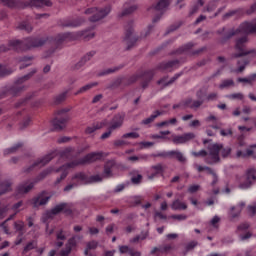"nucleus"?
I'll return each mask as SVG.
<instances>
[{
  "mask_svg": "<svg viewBox=\"0 0 256 256\" xmlns=\"http://www.w3.org/2000/svg\"><path fill=\"white\" fill-rule=\"evenodd\" d=\"M247 209L250 217H254V215H256V204L249 205Z\"/></svg>",
  "mask_w": 256,
  "mask_h": 256,
  "instance_id": "64",
  "label": "nucleus"
},
{
  "mask_svg": "<svg viewBox=\"0 0 256 256\" xmlns=\"http://www.w3.org/2000/svg\"><path fill=\"white\" fill-rule=\"evenodd\" d=\"M33 249H37V242L31 241L28 242L27 245L23 249V254L29 253V251H33Z\"/></svg>",
  "mask_w": 256,
  "mask_h": 256,
  "instance_id": "45",
  "label": "nucleus"
},
{
  "mask_svg": "<svg viewBox=\"0 0 256 256\" xmlns=\"http://www.w3.org/2000/svg\"><path fill=\"white\" fill-rule=\"evenodd\" d=\"M122 139H139V133L129 132V133L123 134Z\"/></svg>",
  "mask_w": 256,
  "mask_h": 256,
  "instance_id": "52",
  "label": "nucleus"
},
{
  "mask_svg": "<svg viewBox=\"0 0 256 256\" xmlns=\"http://www.w3.org/2000/svg\"><path fill=\"white\" fill-rule=\"evenodd\" d=\"M14 229L23 235L25 233V222L21 220L14 222Z\"/></svg>",
  "mask_w": 256,
  "mask_h": 256,
  "instance_id": "38",
  "label": "nucleus"
},
{
  "mask_svg": "<svg viewBox=\"0 0 256 256\" xmlns=\"http://www.w3.org/2000/svg\"><path fill=\"white\" fill-rule=\"evenodd\" d=\"M249 63V60H245V59H240L238 60V69L236 70V73H243V71H245V67H247Z\"/></svg>",
  "mask_w": 256,
  "mask_h": 256,
  "instance_id": "44",
  "label": "nucleus"
},
{
  "mask_svg": "<svg viewBox=\"0 0 256 256\" xmlns=\"http://www.w3.org/2000/svg\"><path fill=\"white\" fill-rule=\"evenodd\" d=\"M8 191H11V181L5 180L0 182V197L8 193Z\"/></svg>",
  "mask_w": 256,
  "mask_h": 256,
  "instance_id": "34",
  "label": "nucleus"
},
{
  "mask_svg": "<svg viewBox=\"0 0 256 256\" xmlns=\"http://www.w3.org/2000/svg\"><path fill=\"white\" fill-rule=\"evenodd\" d=\"M171 209L173 211H185L187 209V204L179 199H176L172 202Z\"/></svg>",
  "mask_w": 256,
  "mask_h": 256,
  "instance_id": "30",
  "label": "nucleus"
},
{
  "mask_svg": "<svg viewBox=\"0 0 256 256\" xmlns=\"http://www.w3.org/2000/svg\"><path fill=\"white\" fill-rule=\"evenodd\" d=\"M93 37H95V32L91 30H84L76 33L67 32L58 34L55 38L31 36L25 38L24 40H10L8 42V46L0 45V53H5L11 49L21 53L22 51H29L30 49L43 47L45 43H51L56 49H59V47H61L65 41H75V39H84V41H90V39H93Z\"/></svg>",
  "mask_w": 256,
  "mask_h": 256,
  "instance_id": "2",
  "label": "nucleus"
},
{
  "mask_svg": "<svg viewBox=\"0 0 256 256\" xmlns=\"http://www.w3.org/2000/svg\"><path fill=\"white\" fill-rule=\"evenodd\" d=\"M195 47V43L189 42L182 47L178 48L175 52L172 53V55H199V53H203L205 51V47H202L196 51H193L192 49Z\"/></svg>",
  "mask_w": 256,
  "mask_h": 256,
  "instance_id": "14",
  "label": "nucleus"
},
{
  "mask_svg": "<svg viewBox=\"0 0 256 256\" xmlns=\"http://www.w3.org/2000/svg\"><path fill=\"white\" fill-rule=\"evenodd\" d=\"M157 119V115L152 114L150 117L142 120V125H150V123H153Z\"/></svg>",
  "mask_w": 256,
  "mask_h": 256,
  "instance_id": "55",
  "label": "nucleus"
},
{
  "mask_svg": "<svg viewBox=\"0 0 256 256\" xmlns=\"http://www.w3.org/2000/svg\"><path fill=\"white\" fill-rule=\"evenodd\" d=\"M109 13H111V6H106L102 9H99L97 7L88 8L85 11L86 15H92L89 18V21H91V23H97V21H101V19L107 17V15H109Z\"/></svg>",
  "mask_w": 256,
  "mask_h": 256,
  "instance_id": "10",
  "label": "nucleus"
},
{
  "mask_svg": "<svg viewBox=\"0 0 256 256\" xmlns=\"http://www.w3.org/2000/svg\"><path fill=\"white\" fill-rule=\"evenodd\" d=\"M15 119H23L21 122L22 129H25V127H29V125L31 124V117L29 116V114H27L25 110H23L22 112H17Z\"/></svg>",
  "mask_w": 256,
  "mask_h": 256,
  "instance_id": "24",
  "label": "nucleus"
},
{
  "mask_svg": "<svg viewBox=\"0 0 256 256\" xmlns=\"http://www.w3.org/2000/svg\"><path fill=\"white\" fill-rule=\"evenodd\" d=\"M205 5V2L203 0H198L191 8L189 15H195L199 11L200 7H203Z\"/></svg>",
  "mask_w": 256,
  "mask_h": 256,
  "instance_id": "39",
  "label": "nucleus"
},
{
  "mask_svg": "<svg viewBox=\"0 0 256 256\" xmlns=\"http://www.w3.org/2000/svg\"><path fill=\"white\" fill-rule=\"evenodd\" d=\"M21 147H23V143L19 142L12 146L11 148L5 149L4 155H11V153H15V151H18L19 149H21Z\"/></svg>",
  "mask_w": 256,
  "mask_h": 256,
  "instance_id": "40",
  "label": "nucleus"
},
{
  "mask_svg": "<svg viewBox=\"0 0 256 256\" xmlns=\"http://www.w3.org/2000/svg\"><path fill=\"white\" fill-rule=\"evenodd\" d=\"M56 239L57 241H65L67 239V236L63 233V230H60L56 232Z\"/></svg>",
  "mask_w": 256,
  "mask_h": 256,
  "instance_id": "62",
  "label": "nucleus"
},
{
  "mask_svg": "<svg viewBox=\"0 0 256 256\" xmlns=\"http://www.w3.org/2000/svg\"><path fill=\"white\" fill-rule=\"evenodd\" d=\"M134 11H137L136 5H132L128 8H125L121 13V17H125V15H131V13H133Z\"/></svg>",
  "mask_w": 256,
  "mask_h": 256,
  "instance_id": "49",
  "label": "nucleus"
},
{
  "mask_svg": "<svg viewBox=\"0 0 256 256\" xmlns=\"http://www.w3.org/2000/svg\"><path fill=\"white\" fill-rule=\"evenodd\" d=\"M123 121H125V114H116L111 122H110V126L108 127V130L103 133L101 135V139H109V137H111V133H113L115 131V129H119L120 127L123 126Z\"/></svg>",
  "mask_w": 256,
  "mask_h": 256,
  "instance_id": "11",
  "label": "nucleus"
},
{
  "mask_svg": "<svg viewBox=\"0 0 256 256\" xmlns=\"http://www.w3.org/2000/svg\"><path fill=\"white\" fill-rule=\"evenodd\" d=\"M217 33L218 35H223L221 43L229 41V39H231V37H235V35H251L253 33H256V19L252 22H244L240 24V26L236 30L231 29L225 32V28H223L222 30H218Z\"/></svg>",
  "mask_w": 256,
  "mask_h": 256,
  "instance_id": "6",
  "label": "nucleus"
},
{
  "mask_svg": "<svg viewBox=\"0 0 256 256\" xmlns=\"http://www.w3.org/2000/svg\"><path fill=\"white\" fill-rule=\"evenodd\" d=\"M205 100H193L191 98H188L185 100L186 107H189V109H199L203 105Z\"/></svg>",
  "mask_w": 256,
  "mask_h": 256,
  "instance_id": "28",
  "label": "nucleus"
},
{
  "mask_svg": "<svg viewBox=\"0 0 256 256\" xmlns=\"http://www.w3.org/2000/svg\"><path fill=\"white\" fill-rule=\"evenodd\" d=\"M93 87H97V82H92L90 84H87L83 87H81L76 93L75 95H80V93H85L87 91H89V89H93Z\"/></svg>",
  "mask_w": 256,
  "mask_h": 256,
  "instance_id": "41",
  "label": "nucleus"
},
{
  "mask_svg": "<svg viewBox=\"0 0 256 256\" xmlns=\"http://www.w3.org/2000/svg\"><path fill=\"white\" fill-rule=\"evenodd\" d=\"M70 111V108H64L57 111L55 118L52 120L54 129H56L57 131L65 129V126L69 121V114L67 113H69Z\"/></svg>",
  "mask_w": 256,
  "mask_h": 256,
  "instance_id": "9",
  "label": "nucleus"
},
{
  "mask_svg": "<svg viewBox=\"0 0 256 256\" xmlns=\"http://www.w3.org/2000/svg\"><path fill=\"white\" fill-rule=\"evenodd\" d=\"M32 61L33 56H24L17 58V62L21 63L20 69H26V67H30Z\"/></svg>",
  "mask_w": 256,
  "mask_h": 256,
  "instance_id": "31",
  "label": "nucleus"
},
{
  "mask_svg": "<svg viewBox=\"0 0 256 256\" xmlns=\"http://www.w3.org/2000/svg\"><path fill=\"white\" fill-rule=\"evenodd\" d=\"M207 149L209 151V155L205 158V163L208 165H215V163H219L221 161L219 153L224 158L231 155V147H223V144H210Z\"/></svg>",
  "mask_w": 256,
  "mask_h": 256,
  "instance_id": "7",
  "label": "nucleus"
},
{
  "mask_svg": "<svg viewBox=\"0 0 256 256\" xmlns=\"http://www.w3.org/2000/svg\"><path fill=\"white\" fill-rule=\"evenodd\" d=\"M245 15V10L243 8H238L235 10H230L226 14L223 15V20L227 21V19H231V17H243Z\"/></svg>",
  "mask_w": 256,
  "mask_h": 256,
  "instance_id": "26",
  "label": "nucleus"
},
{
  "mask_svg": "<svg viewBox=\"0 0 256 256\" xmlns=\"http://www.w3.org/2000/svg\"><path fill=\"white\" fill-rule=\"evenodd\" d=\"M199 189H201L200 185L194 184L188 187V193H197V191H199Z\"/></svg>",
  "mask_w": 256,
  "mask_h": 256,
  "instance_id": "60",
  "label": "nucleus"
},
{
  "mask_svg": "<svg viewBox=\"0 0 256 256\" xmlns=\"http://www.w3.org/2000/svg\"><path fill=\"white\" fill-rule=\"evenodd\" d=\"M192 155L194 157H206V159L209 157V150L208 152L206 150H200L199 152H192Z\"/></svg>",
  "mask_w": 256,
  "mask_h": 256,
  "instance_id": "54",
  "label": "nucleus"
},
{
  "mask_svg": "<svg viewBox=\"0 0 256 256\" xmlns=\"http://www.w3.org/2000/svg\"><path fill=\"white\" fill-rule=\"evenodd\" d=\"M256 79V74H251L248 78H238L239 83H253Z\"/></svg>",
  "mask_w": 256,
  "mask_h": 256,
  "instance_id": "50",
  "label": "nucleus"
},
{
  "mask_svg": "<svg viewBox=\"0 0 256 256\" xmlns=\"http://www.w3.org/2000/svg\"><path fill=\"white\" fill-rule=\"evenodd\" d=\"M243 207H245V202H241L236 207H232L231 213H230L232 219L239 217V215L241 214V211H243Z\"/></svg>",
  "mask_w": 256,
  "mask_h": 256,
  "instance_id": "33",
  "label": "nucleus"
},
{
  "mask_svg": "<svg viewBox=\"0 0 256 256\" xmlns=\"http://www.w3.org/2000/svg\"><path fill=\"white\" fill-rule=\"evenodd\" d=\"M169 125L175 126L177 125V118H171L169 120L162 121L156 124V127H169Z\"/></svg>",
  "mask_w": 256,
  "mask_h": 256,
  "instance_id": "36",
  "label": "nucleus"
},
{
  "mask_svg": "<svg viewBox=\"0 0 256 256\" xmlns=\"http://www.w3.org/2000/svg\"><path fill=\"white\" fill-rule=\"evenodd\" d=\"M181 25H183V23H181V22L171 25L168 28L166 35H169V33H172V31H177V29H179V27H181Z\"/></svg>",
  "mask_w": 256,
  "mask_h": 256,
  "instance_id": "57",
  "label": "nucleus"
},
{
  "mask_svg": "<svg viewBox=\"0 0 256 256\" xmlns=\"http://www.w3.org/2000/svg\"><path fill=\"white\" fill-rule=\"evenodd\" d=\"M153 157H170V158L175 157V159L180 161V163H185L186 161L185 156H183V153L175 150L168 151V152H165V151L159 152L157 154H154Z\"/></svg>",
  "mask_w": 256,
  "mask_h": 256,
  "instance_id": "19",
  "label": "nucleus"
},
{
  "mask_svg": "<svg viewBox=\"0 0 256 256\" xmlns=\"http://www.w3.org/2000/svg\"><path fill=\"white\" fill-rule=\"evenodd\" d=\"M151 171L152 173L149 175V179H155L157 175H161V173H163V166H161V164L152 166Z\"/></svg>",
  "mask_w": 256,
  "mask_h": 256,
  "instance_id": "35",
  "label": "nucleus"
},
{
  "mask_svg": "<svg viewBox=\"0 0 256 256\" xmlns=\"http://www.w3.org/2000/svg\"><path fill=\"white\" fill-rule=\"evenodd\" d=\"M142 180H143V176L141 174H138L137 176H133L131 178V181L134 185H139V183H141Z\"/></svg>",
  "mask_w": 256,
  "mask_h": 256,
  "instance_id": "59",
  "label": "nucleus"
},
{
  "mask_svg": "<svg viewBox=\"0 0 256 256\" xmlns=\"http://www.w3.org/2000/svg\"><path fill=\"white\" fill-rule=\"evenodd\" d=\"M215 9H217V2L212 1L208 4L206 11H208V13H211V11H215Z\"/></svg>",
  "mask_w": 256,
  "mask_h": 256,
  "instance_id": "63",
  "label": "nucleus"
},
{
  "mask_svg": "<svg viewBox=\"0 0 256 256\" xmlns=\"http://www.w3.org/2000/svg\"><path fill=\"white\" fill-rule=\"evenodd\" d=\"M18 29L26 31L27 33H31V31H33V26H31L29 22H22L19 24Z\"/></svg>",
  "mask_w": 256,
  "mask_h": 256,
  "instance_id": "46",
  "label": "nucleus"
},
{
  "mask_svg": "<svg viewBox=\"0 0 256 256\" xmlns=\"http://www.w3.org/2000/svg\"><path fill=\"white\" fill-rule=\"evenodd\" d=\"M37 73V69H33L30 73L18 78L13 85H7L0 91V99L7 97V95L17 96L22 91L27 89V86L24 84L26 81H29L33 75Z\"/></svg>",
  "mask_w": 256,
  "mask_h": 256,
  "instance_id": "5",
  "label": "nucleus"
},
{
  "mask_svg": "<svg viewBox=\"0 0 256 256\" xmlns=\"http://www.w3.org/2000/svg\"><path fill=\"white\" fill-rule=\"evenodd\" d=\"M255 169H249L246 173V180L245 182L240 184V189H249L253 183L256 181V176H255Z\"/></svg>",
  "mask_w": 256,
  "mask_h": 256,
  "instance_id": "21",
  "label": "nucleus"
},
{
  "mask_svg": "<svg viewBox=\"0 0 256 256\" xmlns=\"http://www.w3.org/2000/svg\"><path fill=\"white\" fill-rule=\"evenodd\" d=\"M4 7L9 9H25V7H51V0H30L23 2L21 0H0Z\"/></svg>",
  "mask_w": 256,
  "mask_h": 256,
  "instance_id": "8",
  "label": "nucleus"
},
{
  "mask_svg": "<svg viewBox=\"0 0 256 256\" xmlns=\"http://www.w3.org/2000/svg\"><path fill=\"white\" fill-rule=\"evenodd\" d=\"M235 85V82L231 79L223 80L222 83L219 85L220 89H227V87H233Z\"/></svg>",
  "mask_w": 256,
  "mask_h": 256,
  "instance_id": "47",
  "label": "nucleus"
},
{
  "mask_svg": "<svg viewBox=\"0 0 256 256\" xmlns=\"http://www.w3.org/2000/svg\"><path fill=\"white\" fill-rule=\"evenodd\" d=\"M71 251H73V249L66 245L65 249L60 251V255L61 256H69L71 254Z\"/></svg>",
  "mask_w": 256,
  "mask_h": 256,
  "instance_id": "61",
  "label": "nucleus"
},
{
  "mask_svg": "<svg viewBox=\"0 0 256 256\" xmlns=\"http://www.w3.org/2000/svg\"><path fill=\"white\" fill-rule=\"evenodd\" d=\"M113 167H115L114 160H108L104 165V171L102 175L96 174L93 176H87L84 172H78L72 177V183L68 184L64 191H71L74 187H79V185H87L88 183H101L104 179H109L113 177Z\"/></svg>",
  "mask_w": 256,
  "mask_h": 256,
  "instance_id": "3",
  "label": "nucleus"
},
{
  "mask_svg": "<svg viewBox=\"0 0 256 256\" xmlns=\"http://www.w3.org/2000/svg\"><path fill=\"white\" fill-rule=\"evenodd\" d=\"M85 20L83 18H77L74 20H66L62 23V27H79Z\"/></svg>",
  "mask_w": 256,
  "mask_h": 256,
  "instance_id": "32",
  "label": "nucleus"
},
{
  "mask_svg": "<svg viewBox=\"0 0 256 256\" xmlns=\"http://www.w3.org/2000/svg\"><path fill=\"white\" fill-rule=\"evenodd\" d=\"M181 75H183V72L175 74L169 81H167V79H169V77L165 76V77L161 78L160 80H158L157 84L163 85V87H169V85H173V83H175V81L177 79H179V77H181Z\"/></svg>",
  "mask_w": 256,
  "mask_h": 256,
  "instance_id": "25",
  "label": "nucleus"
},
{
  "mask_svg": "<svg viewBox=\"0 0 256 256\" xmlns=\"http://www.w3.org/2000/svg\"><path fill=\"white\" fill-rule=\"evenodd\" d=\"M220 135L222 137H231V136H233V130H231V129H222L220 131Z\"/></svg>",
  "mask_w": 256,
  "mask_h": 256,
  "instance_id": "58",
  "label": "nucleus"
},
{
  "mask_svg": "<svg viewBox=\"0 0 256 256\" xmlns=\"http://www.w3.org/2000/svg\"><path fill=\"white\" fill-rule=\"evenodd\" d=\"M133 248H130L129 246L127 245H122V246H119V252L121 253V255H125L128 253V255H131V251H132Z\"/></svg>",
  "mask_w": 256,
  "mask_h": 256,
  "instance_id": "51",
  "label": "nucleus"
},
{
  "mask_svg": "<svg viewBox=\"0 0 256 256\" xmlns=\"http://www.w3.org/2000/svg\"><path fill=\"white\" fill-rule=\"evenodd\" d=\"M219 221H221V218H219V216H214L210 221V225L214 227V229H219Z\"/></svg>",
  "mask_w": 256,
  "mask_h": 256,
  "instance_id": "56",
  "label": "nucleus"
},
{
  "mask_svg": "<svg viewBox=\"0 0 256 256\" xmlns=\"http://www.w3.org/2000/svg\"><path fill=\"white\" fill-rule=\"evenodd\" d=\"M197 171L198 173H202V171H207V173L209 175H212V182H211V186L215 187V185H217V182L219 181V177L217 176V173H215V171H213V169H211L208 166H200L197 165Z\"/></svg>",
  "mask_w": 256,
  "mask_h": 256,
  "instance_id": "23",
  "label": "nucleus"
},
{
  "mask_svg": "<svg viewBox=\"0 0 256 256\" xmlns=\"http://www.w3.org/2000/svg\"><path fill=\"white\" fill-rule=\"evenodd\" d=\"M59 213H65L66 215H71V207H69V204L67 203H60L56 205L54 208H52L50 211L46 212L44 215V222L47 221V219H53L55 215H59Z\"/></svg>",
  "mask_w": 256,
  "mask_h": 256,
  "instance_id": "12",
  "label": "nucleus"
},
{
  "mask_svg": "<svg viewBox=\"0 0 256 256\" xmlns=\"http://www.w3.org/2000/svg\"><path fill=\"white\" fill-rule=\"evenodd\" d=\"M133 20H130L129 22H127V24L125 25V38L124 41L127 44V49H131V47H133V45H135V43H137V41H139V38L133 36Z\"/></svg>",
  "mask_w": 256,
  "mask_h": 256,
  "instance_id": "13",
  "label": "nucleus"
},
{
  "mask_svg": "<svg viewBox=\"0 0 256 256\" xmlns=\"http://www.w3.org/2000/svg\"><path fill=\"white\" fill-rule=\"evenodd\" d=\"M51 199V197L49 196H38L36 198L32 199V205H34V207H39L41 205H47V203H49V200Z\"/></svg>",
  "mask_w": 256,
  "mask_h": 256,
  "instance_id": "29",
  "label": "nucleus"
},
{
  "mask_svg": "<svg viewBox=\"0 0 256 256\" xmlns=\"http://www.w3.org/2000/svg\"><path fill=\"white\" fill-rule=\"evenodd\" d=\"M95 55V51L88 52L75 66L73 67L74 71H79L87 61H90L91 58Z\"/></svg>",
  "mask_w": 256,
  "mask_h": 256,
  "instance_id": "27",
  "label": "nucleus"
},
{
  "mask_svg": "<svg viewBox=\"0 0 256 256\" xmlns=\"http://www.w3.org/2000/svg\"><path fill=\"white\" fill-rule=\"evenodd\" d=\"M170 4H171V0H160L156 6H152V9L158 12L153 18V23H157V21L161 19V17L163 16V13L167 11V7H169Z\"/></svg>",
  "mask_w": 256,
  "mask_h": 256,
  "instance_id": "16",
  "label": "nucleus"
},
{
  "mask_svg": "<svg viewBox=\"0 0 256 256\" xmlns=\"http://www.w3.org/2000/svg\"><path fill=\"white\" fill-rule=\"evenodd\" d=\"M154 76L155 70H147L140 74H135L131 76L129 79H127L126 77H120L114 80L109 85V89H119V87H127V85H132V83L139 81V79L142 80V88L147 89V87H149V83H151V80L153 79Z\"/></svg>",
  "mask_w": 256,
  "mask_h": 256,
  "instance_id": "4",
  "label": "nucleus"
},
{
  "mask_svg": "<svg viewBox=\"0 0 256 256\" xmlns=\"http://www.w3.org/2000/svg\"><path fill=\"white\" fill-rule=\"evenodd\" d=\"M192 139H195V133L193 132H188L183 135H172L174 145H183L184 143L192 141Z\"/></svg>",
  "mask_w": 256,
  "mask_h": 256,
  "instance_id": "18",
  "label": "nucleus"
},
{
  "mask_svg": "<svg viewBox=\"0 0 256 256\" xmlns=\"http://www.w3.org/2000/svg\"><path fill=\"white\" fill-rule=\"evenodd\" d=\"M179 67H181V61L170 60L160 63L157 69H159L160 71H166L168 73H171V71H175V69H179Z\"/></svg>",
  "mask_w": 256,
  "mask_h": 256,
  "instance_id": "17",
  "label": "nucleus"
},
{
  "mask_svg": "<svg viewBox=\"0 0 256 256\" xmlns=\"http://www.w3.org/2000/svg\"><path fill=\"white\" fill-rule=\"evenodd\" d=\"M21 207H23V201H19L14 204L12 206V211H14V213L10 215V217L5 222L1 223L0 227H3L4 233H6V235H9V227H7V221H11V219H13L17 213L21 211Z\"/></svg>",
  "mask_w": 256,
  "mask_h": 256,
  "instance_id": "20",
  "label": "nucleus"
},
{
  "mask_svg": "<svg viewBox=\"0 0 256 256\" xmlns=\"http://www.w3.org/2000/svg\"><path fill=\"white\" fill-rule=\"evenodd\" d=\"M29 103H31V96L26 97L23 100H20L17 104H16V108L19 107H24L25 105H29Z\"/></svg>",
  "mask_w": 256,
  "mask_h": 256,
  "instance_id": "53",
  "label": "nucleus"
},
{
  "mask_svg": "<svg viewBox=\"0 0 256 256\" xmlns=\"http://www.w3.org/2000/svg\"><path fill=\"white\" fill-rule=\"evenodd\" d=\"M245 43H247V36H243L236 40L235 49L238 53H235L233 57H244V55H251V53H255V50H245Z\"/></svg>",
  "mask_w": 256,
  "mask_h": 256,
  "instance_id": "15",
  "label": "nucleus"
},
{
  "mask_svg": "<svg viewBox=\"0 0 256 256\" xmlns=\"http://www.w3.org/2000/svg\"><path fill=\"white\" fill-rule=\"evenodd\" d=\"M109 126V122L107 119L102 120L101 122H95L91 126H88L85 130L86 135H91L98 131V129H103V127Z\"/></svg>",
  "mask_w": 256,
  "mask_h": 256,
  "instance_id": "22",
  "label": "nucleus"
},
{
  "mask_svg": "<svg viewBox=\"0 0 256 256\" xmlns=\"http://www.w3.org/2000/svg\"><path fill=\"white\" fill-rule=\"evenodd\" d=\"M67 99V91L63 92L62 94L55 97L54 103L55 105H59L60 103H63Z\"/></svg>",
  "mask_w": 256,
  "mask_h": 256,
  "instance_id": "48",
  "label": "nucleus"
},
{
  "mask_svg": "<svg viewBox=\"0 0 256 256\" xmlns=\"http://www.w3.org/2000/svg\"><path fill=\"white\" fill-rule=\"evenodd\" d=\"M122 67L123 66L105 69L104 71H101L100 73H98V76L103 77L105 75H111V73H115L116 71H119V69H121Z\"/></svg>",
  "mask_w": 256,
  "mask_h": 256,
  "instance_id": "43",
  "label": "nucleus"
},
{
  "mask_svg": "<svg viewBox=\"0 0 256 256\" xmlns=\"http://www.w3.org/2000/svg\"><path fill=\"white\" fill-rule=\"evenodd\" d=\"M173 251H175V244H165L160 246V253H165L167 255L173 253Z\"/></svg>",
  "mask_w": 256,
  "mask_h": 256,
  "instance_id": "37",
  "label": "nucleus"
},
{
  "mask_svg": "<svg viewBox=\"0 0 256 256\" xmlns=\"http://www.w3.org/2000/svg\"><path fill=\"white\" fill-rule=\"evenodd\" d=\"M13 73V69L7 68V66L0 64V77H7V75H11Z\"/></svg>",
  "mask_w": 256,
  "mask_h": 256,
  "instance_id": "42",
  "label": "nucleus"
},
{
  "mask_svg": "<svg viewBox=\"0 0 256 256\" xmlns=\"http://www.w3.org/2000/svg\"><path fill=\"white\" fill-rule=\"evenodd\" d=\"M78 152L76 154L75 147H66L63 150L57 151L54 150L49 154L45 155L43 158L36 160L26 171L27 173L33 171V169H37V167H45L47 163L55 159L57 155H59L60 159H64V161H70L66 164L62 165L60 168L56 169L53 167L47 168L46 170L42 171L35 179L34 182L28 181L25 183L20 184L16 189V195H25V193H29L33 187H35V183H39L42 179H45L47 175L53 173L55 170L56 173L61 172L60 178L56 180V183H61L63 179L69 175V171L71 169H75V167H79V165H86V163H95V161H101L104 157H107V154L103 152H91L84 156L83 158L77 159L79 157Z\"/></svg>",
  "mask_w": 256,
  "mask_h": 256,
  "instance_id": "1",
  "label": "nucleus"
}]
</instances>
